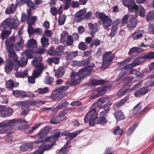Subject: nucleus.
I'll use <instances>...</instances> for the list:
<instances>
[{
    "instance_id": "nucleus-14",
    "label": "nucleus",
    "mask_w": 154,
    "mask_h": 154,
    "mask_svg": "<svg viewBox=\"0 0 154 154\" xmlns=\"http://www.w3.org/2000/svg\"><path fill=\"white\" fill-rule=\"evenodd\" d=\"M95 103H97L98 107L99 108V109L97 110V112L98 111L100 110L103 109V110H102L100 112V114L102 116H105V115L109 111L110 109V107L111 105V104L107 103L105 104L102 106L100 108L99 106L98 103L97 102Z\"/></svg>"
},
{
    "instance_id": "nucleus-9",
    "label": "nucleus",
    "mask_w": 154,
    "mask_h": 154,
    "mask_svg": "<svg viewBox=\"0 0 154 154\" xmlns=\"http://www.w3.org/2000/svg\"><path fill=\"white\" fill-rule=\"evenodd\" d=\"M15 37H12L7 39L5 42V46L7 52L14 51V42L15 41Z\"/></svg>"
},
{
    "instance_id": "nucleus-3",
    "label": "nucleus",
    "mask_w": 154,
    "mask_h": 154,
    "mask_svg": "<svg viewBox=\"0 0 154 154\" xmlns=\"http://www.w3.org/2000/svg\"><path fill=\"white\" fill-rule=\"evenodd\" d=\"M35 59L32 61V64L35 66V68L33 72L35 77H38L42 73L45 68L43 64L41 63L42 60V57L40 55L34 57Z\"/></svg>"
},
{
    "instance_id": "nucleus-57",
    "label": "nucleus",
    "mask_w": 154,
    "mask_h": 154,
    "mask_svg": "<svg viewBox=\"0 0 154 154\" xmlns=\"http://www.w3.org/2000/svg\"><path fill=\"white\" fill-rule=\"evenodd\" d=\"M81 132V131L79 130L73 132L72 133H70L69 132L68 137L71 139L74 138L76 137L78 134H79Z\"/></svg>"
},
{
    "instance_id": "nucleus-10",
    "label": "nucleus",
    "mask_w": 154,
    "mask_h": 154,
    "mask_svg": "<svg viewBox=\"0 0 154 154\" xmlns=\"http://www.w3.org/2000/svg\"><path fill=\"white\" fill-rule=\"evenodd\" d=\"M27 61L28 59L24 57H21L20 61L17 60L16 62L17 64H14V70L15 71H17L20 66L21 67L25 66Z\"/></svg>"
},
{
    "instance_id": "nucleus-50",
    "label": "nucleus",
    "mask_w": 154,
    "mask_h": 154,
    "mask_svg": "<svg viewBox=\"0 0 154 154\" xmlns=\"http://www.w3.org/2000/svg\"><path fill=\"white\" fill-rule=\"evenodd\" d=\"M137 125L138 124H136L129 128L127 131V135H131L133 133Z\"/></svg>"
},
{
    "instance_id": "nucleus-59",
    "label": "nucleus",
    "mask_w": 154,
    "mask_h": 154,
    "mask_svg": "<svg viewBox=\"0 0 154 154\" xmlns=\"http://www.w3.org/2000/svg\"><path fill=\"white\" fill-rule=\"evenodd\" d=\"M96 91L100 96L103 95L106 92V90H104L103 87L98 88H97Z\"/></svg>"
},
{
    "instance_id": "nucleus-53",
    "label": "nucleus",
    "mask_w": 154,
    "mask_h": 154,
    "mask_svg": "<svg viewBox=\"0 0 154 154\" xmlns=\"http://www.w3.org/2000/svg\"><path fill=\"white\" fill-rule=\"evenodd\" d=\"M10 120L12 121L13 122V123L12 124V126L14 125L15 123H26L27 122L23 118L20 119H19L16 120L15 119H11Z\"/></svg>"
},
{
    "instance_id": "nucleus-60",
    "label": "nucleus",
    "mask_w": 154,
    "mask_h": 154,
    "mask_svg": "<svg viewBox=\"0 0 154 154\" xmlns=\"http://www.w3.org/2000/svg\"><path fill=\"white\" fill-rule=\"evenodd\" d=\"M41 124L42 123H41L35 124L31 129L28 130V133L29 134H32L35 129L40 127Z\"/></svg>"
},
{
    "instance_id": "nucleus-6",
    "label": "nucleus",
    "mask_w": 154,
    "mask_h": 154,
    "mask_svg": "<svg viewBox=\"0 0 154 154\" xmlns=\"http://www.w3.org/2000/svg\"><path fill=\"white\" fill-rule=\"evenodd\" d=\"M50 129L48 126H45L42 130H41L40 132H38V135H35L36 138L38 139L34 141L35 143L37 144L42 143L44 140V137L49 132Z\"/></svg>"
},
{
    "instance_id": "nucleus-23",
    "label": "nucleus",
    "mask_w": 154,
    "mask_h": 154,
    "mask_svg": "<svg viewBox=\"0 0 154 154\" xmlns=\"http://www.w3.org/2000/svg\"><path fill=\"white\" fill-rule=\"evenodd\" d=\"M14 63L12 61H10L7 63L5 66V71L8 74H10L12 71L14 67Z\"/></svg>"
},
{
    "instance_id": "nucleus-24",
    "label": "nucleus",
    "mask_w": 154,
    "mask_h": 154,
    "mask_svg": "<svg viewBox=\"0 0 154 154\" xmlns=\"http://www.w3.org/2000/svg\"><path fill=\"white\" fill-rule=\"evenodd\" d=\"M115 117L118 121L122 120L125 119L123 112L121 110L115 111L114 113Z\"/></svg>"
},
{
    "instance_id": "nucleus-5",
    "label": "nucleus",
    "mask_w": 154,
    "mask_h": 154,
    "mask_svg": "<svg viewBox=\"0 0 154 154\" xmlns=\"http://www.w3.org/2000/svg\"><path fill=\"white\" fill-rule=\"evenodd\" d=\"M111 53V51L106 52L103 55V64L101 66V68L106 69L110 65V63L113 60V57L110 55Z\"/></svg>"
},
{
    "instance_id": "nucleus-46",
    "label": "nucleus",
    "mask_w": 154,
    "mask_h": 154,
    "mask_svg": "<svg viewBox=\"0 0 154 154\" xmlns=\"http://www.w3.org/2000/svg\"><path fill=\"white\" fill-rule=\"evenodd\" d=\"M5 86L10 90H12L14 88V81L12 80L6 81Z\"/></svg>"
},
{
    "instance_id": "nucleus-42",
    "label": "nucleus",
    "mask_w": 154,
    "mask_h": 154,
    "mask_svg": "<svg viewBox=\"0 0 154 154\" xmlns=\"http://www.w3.org/2000/svg\"><path fill=\"white\" fill-rule=\"evenodd\" d=\"M16 8L14 6L13 4H11L9 8H7L5 11L6 14H10L14 13L16 10Z\"/></svg>"
},
{
    "instance_id": "nucleus-2",
    "label": "nucleus",
    "mask_w": 154,
    "mask_h": 154,
    "mask_svg": "<svg viewBox=\"0 0 154 154\" xmlns=\"http://www.w3.org/2000/svg\"><path fill=\"white\" fill-rule=\"evenodd\" d=\"M99 109L97 103H94L91 106L89 112L86 114L84 119L85 122L87 123L89 121V125L94 126L95 121L97 118V110Z\"/></svg>"
},
{
    "instance_id": "nucleus-48",
    "label": "nucleus",
    "mask_w": 154,
    "mask_h": 154,
    "mask_svg": "<svg viewBox=\"0 0 154 154\" xmlns=\"http://www.w3.org/2000/svg\"><path fill=\"white\" fill-rule=\"evenodd\" d=\"M66 16L63 15L60 16L58 19V24L59 25H62L64 24L66 19Z\"/></svg>"
},
{
    "instance_id": "nucleus-49",
    "label": "nucleus",
    "mask_w": 154,
    "mask_h": 154,
    "mask_svg": "<svg viewBox=\"0 0 154 154\" xmlns=\"http://www.w3.org/2000/svg\"><path fill=\"white\" fill-rule=\"evenodd\" d=\"M62 122V120L60 118L58 117L53 118L50 120V122L53 125L57 124L60 123Z\"/></svg>"
},
{
    "instance_id": "nucleus-1",
    "label": "nucleus",
    "mask_w": 154,
    "mask_h": 154,
    "mask_svg": "<svg viewBox=\"0 0 154 154\" xmlns=\"http://www.w3.org/2000/svg\"><path fill=\"white\" fill-rule=\"evenodd\" d=\"M154 59V51L150 52L144 55H140L137 57L131 63L124 66L125 69H132L137 66L142 64L146 61V60H150Z\"/></svg>"
},
{
    "instance_id": "nucleus-13",
    "label": "nucleus",
    "mask_w": 154,
    "mask_h": 154,
    "mask_svg": "<svg viewBox=\"0 0 154 154\" xmlns=\"http://www.w3.org/2000/svg\"><path fill=\"white\" fill-rule=\"evenodd\" d=\"M149 88L148 86L139 88L134 93V96L137 97H140L146 94Z\"/></svg>"
},
{
    "instance_id": "nucleus-21",
    "label": "nucleus",
    "mask_w": 154,
    "mask_h": 154,
    "mask_svg": "<svg viewBox=\"0 0 154 154\" xmlns=\"http://www.w3.org/2000/svg\"><path fill=\"white\" fill-rule=\"evenodd\" d=\"M144 33V32L143 30L135 31L132 34V38L134 40H138L142 37Z\"/></svg>"
},
{
    "instance_id": "nucleus-45",
    "label": "nucleus",
    "mask_w": 154,
    "mask_h": 154,
    "mask_svg": "<svg viewBox=\"0 0 154 154\" xmlns=\"http://www.w3.org/2000/svg\"><path fill=\"white\" fill-rule=\"evenodd\" d=\"M129 96V95L126 96L124 98L121 100L120 101L116 102L115 103V105L118 107L122 106L123 104L125 103L128 99Z\"/></svg>"
},
{
    "instance_id": "nucleus-25",
    "label": "nucleus",
    "mask_w": 154,
    "mask_h": 154,
    "mask_svg": "<svg viewBox=\"0 0 154 154\" xmlns=\"http://www.w3.org/2000/svg\"><path fill=\"white\" fill-rule=\"evenodd\" d=\"M144 51V49L140 47H134L130 49L128 53V54L129 55H131L133 54L136 53H140Z\"/></svg>"
},
{
    "instance_id": "nucleus-35",
    "label": "nucleus",
    "mask_w": 154,
    "mask_h": 154,
    "mask_svg": "<svg viewBox=\"0 0 154 154\" xmlns=\"http://www.w3.org/2000/svg\"><path fill=\"white\" fill-rule=\"evenodd\" d=\"M109 83L108 81H105L103 79L95 80L92 82V84L94 86L108 84Z\"/></svg>"
},
{
    "instance_id": "nucleus-54",
    "label": "nucleus",
    "mask_w": 154,
    "mask_h": 154,
    "mask_svg": "<svg viewBox=\"0 0 154 154\" xmlns=\"http://www.w3.org/2000/svg\"><path fill=\"white\" fill-rule=\"evenodd\" d=\"M54 80L53 78L49 76H47L45 77L44 82L46 84L51 85Z\"/></svg>"
},
{
    "instance_id": "nucleus-19",
    "label": "nucleus",
    "mask_w": 154,
    "mask_h": 154,
    "mask_svg": "<svg viewBox=\"0 0 154 154\" xmlns=\"http://www.w3.org/2000/svg\"><path fill=\"white\" fill-rule=\"evenodd\" d=\"M82 72H79V70L78 72H76L74 71H72L71 75V78L72 80L75 79H80V82L81 80L84 79L85 78V77H82L83 75Z\"/></svg>"
},
{
    "instance_id": "nucleus-18",
    "label": "nucleus",
    "mask_w": 154,
    "mask_h": 154,
    "mask_svg": "<svg viewBox=\"0 0 154 154\" xmlns=\"http://www.w3.org/2000/svg\"><path fill=\"white\" fill-rule=\"evenodd\" d=\"M26 46L29 49L36 48L37 46V43L34 39H30L28 40Z\"/></svg>"
},
{
    "instance_id": "nucleus-17",
    "label": "nucleus",
    "mask_w": 154,
    "mask_h": 154,
    "mask_svg": "<svg viewBox=\"0 0 154 154\" xmlns=\"http://www.w3.org/2000/svg\"><path fill=\"white\" fill-rule=\"evenodd\" d=\"M36 52L33 49L27 50L21 53L22 56L26 55L28 58L31 59L35 56Z\"/></svg>"
},
{
    "instance_id": "nucleus-41",
    "label": "nucleus",
    "mask_w": 154,
    "mask_h": 154,
    "mask_svg": "<svg viewBox=\"0 0 154 154\" xmlns=\"http://www.w3.org/2000/svg\"><path fill=\"white\" fill-rule=\"evenodd\" d=\"M41 42L42 47L44 48L47 47L49 45L48 39L44 36L41 38Z\"/></svg>"
},
{
    "instance_id": "nucleus-11",
    "label": "nucleus",
    "mask_w": 154,
    "mask_h": 154,
    "mask_svg": "<svg viewBox=\"0 0 154 154\" xmlns=\"http://www.w3.org/2000/svg\"><path fill=\"white\" fill-rule=\"evenodd\" d=\"M137 24V21L133 16L130 17L129 20L127 23V27L129 31L132 30L136 27Z\"/></svg>"
},
{
    "instance_id": "nucleus-44",
    "label": "nucleus",
    "mask_w": 154,
    "mask_h": 154,
    "mask_svg": "<svg viewBox=\"0 0 154 154\" xmlns=\"http://www.w3.org/2000/svg\"><path fill=\"white\" fill-rule=\"evenodd\" d=\"M69 104V103L68 101H65L60 102L55 107V109L56 110H59L62 109V107H66Z\"/></svg>"
},
{
    "instance_id": "nucleus-26",
    "label": "nucleus",
    "mask_w": 154,
    "mask_h": 154,
    "mask_svg": "<svg viewBox=\"0 0 154 154\" xmlns=\"http://www.w3.org/2000/svg\"><path fill=\"white\" fill-rule=\"evenodd\" d=\"M32 143H27L26 144H22L20 146V149L23 152H25L28 150H31L33 147Z\"/></svg>"
},
{
    "instance_id": "nucleus-32",
    "label": "nucleus",
    "mask_w": 154,
    "mask_h": 154,
    "mask_svg": "<svg viewBox=\"0 0 154 154\" xmlns=\"http://www.w3.org/2000/svg\"><path fill=\"white\" fill-rule=\"evenodd\" d=\"M11 22V18L8 17L2 22L1 26H2L4 29H5L7 27L10 28Z\"/></svg>"
},
{
    "instance_id": "nucleus-56",
    "label": "nucleus",
    "mask_w": 154,
    "mask_h": 154,
    "mask_svg": "<svg viewBox=\"0 0 154 154\" xmlns=\"http://www.w3.org/2000/svg\"><path fill=\"white\" fill-rule=\"evenodd\" d=\"M53 133L54 134L53 136L56 139H58V138L60 137L61 136V133L60 131L58 129H56L54 130Z\"/></svg>"
},
{
    "instance_id": "nucleus-38",
    "label": "nucleus",
    "mask_w": 154,
    "mask_h": 154,
    "mask_svg": "<svg viewBox=\"0 0 154 154\" xmlns=\"http://www.w3.org/2000/svg\"><path fill=\"white\" fill-rule=\"evenodd\" d=\"M11 33V30H2L1 35V38L3 40L8 37Z\"/></svg>"
},
{
    "instance_id": "nucleus-22",
    "label": "nucleus",
    "mask_w": 154,
    "mask_h": 154,
    "mask_svg": "<svg viewBox=\"0 0 154 154\" xmlns=\"http://www.w3.org/2000/svg\"><path fill=\"white\" fill-rule=\"evenodd\" d=\"M47 53L50 55L53 56H60L63 54L62 51H58L54 49L53 48H51L47 51Z\"/></svg>"
},
{
    "instance_id": "nucleus-61",
    "label": "nucleus",
    "mask_w": 154,
    "mask_h": 154,
    "mask_svg": "<svg viewBox=\"0 0 154 154\" xmlns=\"http://www.w3.org/2000/svg\"><path fill=\"white\" fill-rule=\"evenodd\" d=\"M134 78L133 77H126L125 78L124 80V83L126 85L131 83L133 80Z\"/></svg>"
},
{
    "instance_id": "nucleus-64",
    "label": "nucleus",
    "mask_w": 154,
    "mask_h": 154,
    "mask_svg": "<svg viewBox=\"0 0 154 154\" xmlns=\"http://www.w3.org/2000/svg\"><path fill=\"white\" fill-rule=\"evenodd\" d=\"M85 12V11L84 10L82 9L75 14L74 16L75 17H81L84 15Z\"/></svg>"
},
{
    "instance_id": "nucleus-51",
    "label": "nucleus",
    "mask_w": 154,
    "mask_h": 154,
    "mask_svg": "<svg viewBox=\"0 0 154 154\" xmlns=\"http://www.w3.org/2000/svg\"><path fill=\"white\" fill-rule=\"evenodd\" d=\"M123 130L122 129L120 128L119 126H116L113 131V134H119L121 135L123 133Z\"/></svg>"
},
{
    "instance_id": "nucleus-29",
    "label": "nucleus",
    "mask_w": 154,
    "mask_h": 154,
    "mask_svg": "<svg viewBox=\"0 0 154 154\" xmlns=\"http://www.w3.org/2000/svg\"><path fill=\"white\" fill-rule=\"evenodd\" d=\"M140 103H139L138 104L136 105L133 108V110L134 114H136L140 112L142 110L144 112L146 111L147 109V107L143 109L142 110L141 107L140 106Z\"/></svg>"
},
{
    "instance_id": "nucleus-58",
    "label": "nucleus",
    "mask_w": 154,
    "mask_h": 154,
    "mask_svg": "<svg viewBox=\"0 0 154 154\" xmlns=\"http://www.w3.org/2000/svg\"><path fill=\"white\" fill-rule=\"evenodd\" d=\"M38 93L40 94H43L48 93L49 91V88L47 87L44 88H39L38 90Z\"/></svg>"
},
{
    "instance_id": "nucleus-37",
    "label": "nucleus",
    "mask_w": 154,
    "mask_h": 154,
    "mask_svg": "<svg viewBox=\"0 0 154 154\" xmlns=\"http://www.w3.org/2000/svg\"><path fill=\"white\" fill-rule=\"evenodd\" d=\"M28 70L26 69L24 71L21 72L18 71L16 72L15 75L17 78H25L27 76Z\"/></svg>"
},
{
    "instance_id": "nucleus-20",
    "label": "nucleus",
    "mask_w": 154,
    "mask_h": 154,
    "mask_svg": "<svg viewBox=\"0 0 154 154\" xmlns=\"http://www.w3.org/2000/svg\"><path fill=\"white\" fill-rule=\"evenodd\" d=\"M13 94L15 97H27V93L24 91L18 90H14L12 92Z\"/></svg>"
},
{
    "instance_id": "nucleus-8",
    "label": "nucleus",
    "mask_w": 154,
    "mask_h": 154,
    "mask_svg": "<svg viewBox=\"0 0 154 154\" xmlns=\"http://www.w3.org/2000/svg\"><path fill=\"white\" fill-rule=\"evenodd\" d=\"M13 122L11 120H7L0 123V133L3 134L7 132L8 130V127L12 126Z\"/></svg>"
},
{
    "instance_id": "nucleus-16",
    "label": "nucleus",
    "mask_w": 154,
    "mask_h": 154,
    "mask_svg": "<svg viewBox=\"0 0 154 154\" xmlns=\"http://www.w3.org/2000/svg\"><path fill=\"white\" fill-rule=\"evenodd\" d=\"M93 69H92L88 66L86 67L80 69L79 70V72H82L83 76L85 77H87V75L88 76L90 75L92 72H94L95 71L94 70L93 71Z\"/></svg>"
},
{
    "instance_id": "nucleus-27",
    "label": "nucleus",
    "mask_w": 154,
    "mask_h": 154,
    "mask_svg": "<svg viewBox=\"0 0 154 154\" xmlns=\"http://www.w3.org/2000/svg\"><path fill=\"white\" fill-rule=\"evenodd\" d=\"M129 89L125 87H122L116 94V95L119 97L126 94L128 93L131 92Z\"/></svg>"
},
{
    "instance_id": "nucleus-34",
    "label": "nucleus",
    "mask_w": 154,
    "mask_h": 154,
    "mask_svg": "<svg viewBox=\"0 0 154 154\" xmlns=\"http://www.w3.org/2000/svg\"><path fill=\"white\" fill-rule=\"evenodd\" d=\"M64 73V68L62 67H60L55 72V76L57 78H60L63 75Z\"/></svg>"
},
{
    "instance_id": "nucleus-12",
    "label": "nucleus",
    "mask_w": 154,
    "mask_h": 154,
    "mask_svg": "<svg viewBox=\"0 0 154 154\" xmlns=\"http://www.w3.org/2000/svg\"><path fill=\"white\" fill-rule=\"evenodd\" d=\"M53 145H46L45 143H42L38 146L39 149L35 151L33 154H42L45 151L47 150L52 147Z\"/></svg>"
},
{
    "instance_id": "nucleus-52",
    "label": "nucleus",
    "mask_w": 154,
    "mask_h": 154,
    "mask_svg": "<svg viewBox=\"0 0 154 154\" xmlns=\"http://www.w3.org/2000/svg\"><path fill=\"white\" fill-rule=\"evenodd\" d=\"M66 42L67 46H71L73 45L74 40L71 35H69L67 36Z\"/></svg>"
},
{
    "instance_id": "nucleus-28",
    "label": "nucleus",
    "mask_w": 154,
    "mask_h": 154,
    "mask_svg": "<svg viewBox=\"0 0 154 154\" xmlns=\"http://www.w3.org/2000/svg\"><path fill=\"white\" fill-rule=\"evenodd\" d=\"M91 61V59L88 58L81 61H78L77 64L79 66H86L90 63Z\"/></svg>"
},
{
    "instance_id": "nucleus-63",
    "label": "nucleus",
    "mask_w": 154,
    "mask_h": 154,
    "mask_svg": "<svg viewBox=\"0 0 154 154\" xmlns=\"http://www.w3.org/2000/svg\"><path fill=\"white\" fill-rule=\"evenodd\" d=\"M26 3L28 7L31 8L32 9H34L35 5L34 3L31 0H26Z\"/></svg>"
},
{
    "instance_id": "nucleus-4",
    "label": "nucleus",
    "mask_w": 154,
    "mask_h": 154,
    "mask_svg": "<svg viewBox=\"0 0 154 154\" xmlns=\"http://www.w3.org/2000/svg\"><path fill=\"white\" fill-rule=\"evenodd\" d=\"M95 15L97 18L102 21V25L104 27L108 28L111 26L112 23V20L104 12L97 11L95 13Z\"/></svg>"
},
{
    "instance_id": "nucleus-33",
    "label": "nucleus",
    "mask_w": 154,
    "mask_h": 154,
    "mask_svg": "<svg viewBox=\"0 0 154 154\" xmlns=\"http://www.w3.org/2000/svg\"><path fill=\"white\" fill-rule=\"evenodd\" d=\"M4 111L5 112V115L4 116V114H2L1 115L3 117L9 116L12 115L13 112V109L12 108L9 107L6 108L5 107V109Z\"/></svg>"
},
{
    "instance_id": "nucleus-62",
    "label": "nucleus",
    "mask_w": 154,
    "mask_h": 154,
    "mask_svg": "<svg viewBox=\"0 0 154 154\" xmlns=\"http://www.w3.org/2000/svg\"><path fill=\"white\" fill-rule=\"evenodd\" d=\"M79 49L82 51H85L87 49V47L84 42H81L79 45Z\"/></svg>"
},
{
    "instance_id": "nucleus-40",
    "label": "nucleus",
    "mask_w": 154,
    "mask_h": 154,
    "mask_svg": "<svg viewBox=\"0 0 154 154\" xmlns=\"http://www.w3.org/2000/svg\"><path fill=\"white\" fill-rule=\"evenodd\" d=\"M19 21L17 19L11 18L10 28L11 29H15L16 28L19 24Z\"/></svg>"
},
{
    "instance_id": "nucleus-31",
    "label": "nucleus",
    "mask_w": 154,
    "mask_h": 154,
    "mask_svg": "<svg viewBox=\"0 0 154 154\" xmlns=\"http://www.w3.org/2000/svg\"><path fill=\"white\" fill-rule=\"evenodd\" d=\"M24 41L22 37L20 38V40L17 43L14 45L15 49L16 51H19L23 47Z\"/></svg>"
},
{
    "instance_id": "nucleus-36",
    "label": "nucleus",
    "mask_w": 154,
    "mask_h": 154,
    "mask_svg": "<svg viewBox=\"0 0 154 154\" xmlns=\"http://www.w3.org/2000/svg\"><path fill=\"white\" fill-rule=\"evenodd\" d=\"M37 19V17L36 16L27 17L26 20L27 23L28 25H32Z\"/></svg>"
},
{
    "instance_id": "nucleus-7",
    "label": "nucleus",
    "mask_w": 154,
    "mask_h": 154,
    "mask_svg": "<svg viewBox=\"0 0 154 154\" xmlns=\"http://www.w3.org/2000/svg\"><path fill=\"white\" fill-rule=\"evenodd\" d=\"M122 3L124 6L128 8L130 12L137 11L139 9V6L135 4L134 0H123Z\"/></svg>"
},
{
    "instance_id": "nucleus-30",
    "label": "nucleus",
    "mask_w": 154,
    "mask_h": 154,
    "mask_svg": "<svg viewBox=\"0 0 154 154\" xmlns=\"http://www.w3.org/2000/svg\"><path fill=\"white\" fill-rule=\"evenodd\" d=\"M44 140L46 142H51L52 143L46 145H53L52 147L56 144V142L58 140V139H56V138L54 137L53 135L51 136L50 137H46L45 138Z\"/></svg>"
},
{
    "instance_id": "nucleus-43",
    "label": "nucleus",
    "mask_w": 154,
    "mask_h": 154,
    "mask_svg": "<svg viewBox=\"0 0 154 154\" xmlns=\"http://www.w3.org/2000/svg\"><path fill=\"white\" fill-rule=\"evenodd\" d=\"M100 116L98 119L97 118V120L96 121L97 123L101 125L104 123H106L107 122V120L105 117V116H102L100 113Z\"/></svg>"
},
{
    "instance_id": "nucleus-47",
    "label": "nucleus",
    "mask_w": 154,
    "mask_h": 154,
    "mask_svg": "<svg viewBox=\"0 0 154 154\" xmlns=\"http://www.w3.org/2000/svg\"><path fill=\"white\" fill-rule=\"evenodd\" d=\"M80 82V79H76L73 81H67L65 82V84L69 86H73L77 85Z\"/></svg>"
},
{
    "instance_id": "nucleus-15",
    "label": "nucleus",
    "mask_w": 154,
    "mask_h": 154,
    "mask_svg": "<svg viewBox=\"0 0 154 154\" xmlns=\"http://www.w3.org/2000/svg\"><path fill=\"white\" fill-rule=\"evenodd\" d=\"M88 26L90 29H91V36L93 37L96 33L98 31V25L97 23L94 24L90 23L88 24Z\"/></svg>"
},
{
    "instance_id": "nucleus-39",
    "label": "nucleus",
    "mask_w": 154,
    "mask_h": 154,
    "mask_svg": "<svg viewBox=\"0 0 154 154\" xmlns=\"http://www.w3.org/2000/svg\"><path fill=\"white\" fill-rule=\"evenodd\" d=\"M60 58L58 57H54L52 58H49L47 60V63L50 65L52 63H54L55 64H57L59 63Z\"/></svg>"
},
{
    "instance_id": "nucleus-55",
    "label": "nucleus",
    "mask_w": 154,
    "mask_h": 154,
    "mask_svg": "<svg viewBox=\"0 0 154 154\" xmlns=\"http://www.w3.org/2000/svg\"><path fill=\"white\" fill-rule=\"evenodd\" d=\"M78 55V51H76L70 52L67 55V57L70 59H72Z\"/></svg>"
}]
</instances>
